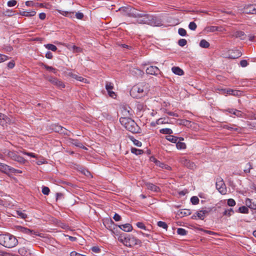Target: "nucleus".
<instances>
[{"label":"nucleus","mask_w":256,"mask_h":256,"mask_svg":"<svg viewBox=\"0 0 256 256\" xmlns=\"http://www.w3.org/2000/svg\"><path fill=\"white\" fill-rule=\"evenodd\" d=\"M138 14L141 16H138L136 18H139L137 20V22L140 24H146L152 26H160L162 25L161 20L152 15H150L145 12H138Z\"/></svg>","instance_id":"nucleus-1"},{"label":"nucleus","mask_w":256,"mask_h":256,"mask_svg":"<svg viewBox=\"0 0 256 256\" xmlns=\"http://www.w3.org/2000/svg\"><path fill=\"white\" fill-rule=\"evenodd\" d=\"M120 122L128 130L134 134L140 133V127L132 118L126 117H122L120 118Z\"/></svg>","instance_id":"nucleus-2"},{"label":"nucleus","mask_w":256,"mask_h":256,"mask_svg":"<svg viewBox=\"0 0 256 256\" xmlns=\"http://www.w3.org/2000/svg\"><path fill=\"white\" fill-rule=\"evenodd\" d=\"M18 243L16 238L10 234H0V244L8 248L16 246Z\"/></svg>","instance_id":"nucleus-3"},{"label":"nucleus","mask_w":256,"mask_h":256,"mask_svg":"<svg viewBox=\"0 0 256 256\" xmlns=\"http://www.w3.org/2000/svg\"><path fill=\"white\" fill-rule=\"evenodd\" d=\"M118 240L128 247L132 248L136 245L141 246L142 242L134 236L130 234H120Z\"/></svg>","instance_id":"nucleus-4"},{"label":"nucleus","mask_w":256,"mask_h":256,"mask_svg":"<svg viewBox=\"0 0 256 256\" xmlns=\"http://www.w3.org/2000/svg\"><path fill=\"white\" fill-rule=\"evenodd\" d=\"M146 94L144 90V86L142 84H136L134 86L130 91V95L134 98H138L144 96Z\"/></svg>","instance_id":"nucleus-5"},{"label":"nucleus","mask_w":256,"mask_h":256,"mask_svg":"<svg viewBox=\"0 0 256 256\" xmlns=\"http://www.w3.org/2000/svg\"><path fill=\"white\" fill-rule=\"evenodd\" d=\"M119 10L122 12L124 15L129 17L136 18L138 16H142L138 14L139 11L138 10L132 6L122 7Z\"/></svg>","instance_id":"nucleus-6"},{"label":"nucleus","mask_w":256,"mask_h":256,"mask_svg":"<svg viewBox=\"0 0 256 256\" xmlns=\"http://www.w3.org/2000/svg\"><path fill=\"white\" fill-rule=\"evenodd\" d=\"M216 189L222 194H226V186L222 178H219L217 179L216 184Z\"/></svg>","instance_id":"nucleus-7"},{"label":"nucleus","mask_w":256,"mask_h":256,"mask_svg":"<svg viewBox=\"0 0 256 256\" xmlns=\"http://www.w3.org/2000/svg\"><path fill=\"white\" fill-rule=\"evenodd\" d=\"M46 79L53 85L62 88L65 87L64 84L60 80L50 76H46Z\"/></svg>","instance_id":"nucleus-8"},{"label":"nucleus","mask_w":256,"mask_h":256,"mask_svg":"<svg viewBox=\"0 0 256 256\" xmlns=\"http://www.w3.org/2000/svg\"><path fill=\"white\" fill-rule=\"evenodd\" d=\"M212 210L211 208H208V209L204 210H200V212H196V216L194 215L192 216V219H196V216H198L200 220H203L206 214H208Z\"/></svg>","instance_id":"nucleus-9"},{"label":"nucleus","mask_w":256,"mask_h":256,"mask_svg":"<svg viewBox=\"0 0 256 256\" xmlns=\"http://www.w3.org/2000/svg\"><path fill=\"white\" fill-rule=\"evenodd\" d=\"M180 163L186 168L193 170L196 168V164L194 162L185 158H182L180 160Z\"/></svg>","instance_id":"nucleus-10"},{"label":"nucleus","mask_w":256,"mask_h":256,"mask_svg":"<svg viewBox=\"0 0 256 256\" xmlns=\"http://www.w3.org/2000/svg\"><path fill=\"white\" fill-rule=\"evenodd\" d=\"M146 73L148 74L158 76L160 73V69L156 66H151L146 69Z\"/></svg>","instance_id":"nucleus-11"},{"label":"nucleus","mask_w":256,"mask_h":256,"mask_svg":"<svg viewBox=\"0 0 256 256\" xmlns=\"http://www.w3.org/2000/svg\"><path fill=\"white\" fill-rule=\"evenodd\" d=\"M241 52L238 50H230L228 51V55L226 58L230 59H236L240 58L242 56Z\"/></svg>","instance_id":"nucleus-12"},{"label":"nucleus","mask_w":256,"mask_h":256,"mask_svg":"<svg viewBox=\"0 0 256 256\" xmlns=\"http://www.w3.org/2000/svg\"><path fill=\"white\" fill-rule=\"evenodd\" d=\"M244 11L248 14H256V4H249L246 6Z\"/></svg>","instance_id":"nucleus-13"},{"label":"nucleus","mask_w":256,"mask_h":256,"mask_svg":"<svg viewBox=\"0 0 256 256\" xmlns=\"http://www.w3.org/2000/svg\"><path fill=\"white\" fill-rule=\"evenodd\" d=\"M145 186H146L148 190H150L152 192H160V188L152 183L148 182H146Z\"/></svg>","instance_id":"nucleus-14"},{"label":"nucleus","mask_w":256,"mask_h":256,"mask_svg":"<svg viewBox=\"0 0 256 256\" xmlns=\"http://www.w3.org/2000/svg\"><path fill=\"white\" fill-rule=\"evenodd\" d=\"M10 122V118L6 115L0 113V125L4 126Z\"/></svg>","instance_id":"nucleus-15"},{"label":"nucleus","mask_w":256,"mask_h":256,"mask_svg":"<svg viewBox=\"0 0 256 256\" xmlns=\"http://www.w3.org/2000/svg\"><path fill=\"white\" fill-rule=\"evenodd\" d=\"M68 74V76H70V77H72L78 80H79L80 82H82L84 83L88 82V80L86 78H84L81 76H79L77 75L76 74H74L72 72H69Z\"/></svg>","instance_id":"nucleus-16"},{"label":"nucleus","mask_w":256,"mask_h":256,"mask_svg":"<svg viewBox=\"0 0 256 256\" xmlns=\"http://www.w3.org/2000/svg\"><path fill=\"white\" fill-rule=\"evenodd\" d=\"M191 214L190 210L188 209H182L176 212V215L180 217H183L187 216H189Z\"/></svg>","instance_id":"nucleus-17"},{"label":"nucleus","mask_w":256,"mask_h":256,"mask_svg":"<svg viewBox=\"0 0 256 256\" xmlns=\"http://www.w3.org/2000/svg\"><path fill=\"white\" fill-rule=\"evenodd\" d=\"M118 226L122 230L126 232H130L132 230V226L130 224H126Z\"/></svg>","instance_id":"nucleus-18"},{"label":"nucleus","mask_w":256,"mask_h":256,"mask_svg":"<svg viewBox=\"0 0 256 256\" xmlns=\"http://www.w3.org/2000/svg\"><path fill=\"white\" fill-rule=\"evenodd\" d=\"M234 36L236 38H240L242 40H246V36L242 31H236L234 32Z\"/></svg>","instance_id":"nucleus-19"},{"label":"nucleus","mask_w":256,"mask_h":256,"mask_svg":"<svg viewBox=\"0 0 256 256\" xmlns=\"http://www.w3.org/2000/svg\"><path fill=\"white\" fill-rule=\"evenodd\" d=\"M4 153L12 160H15L16 158L18 156V154L16 152L10 151L9 150H6Z\"/></svg>","instance_id":"nucleus-20"},{"label":"nucleus","mask_w":256,"mask_h":256,"mask_svg":"<svg viewBox=\"0 0 256 256\" xmlns=\"http://www.w3.org/2000/svg\"><path fill=\"white\" fill-rule=\"evenodd\" d=\"M19 252L24 256H32L30 250L25 247L20 248Z\"/></svg>","instance_id":"nucleus-21"},{"label":"nucleus","mask_w":256,"mask_h":256,"mask_svg":"<svg viewBox=\"0 0 256 256\" xmlns=\"http://www.w3.org/2000/svg\"><path fill=\"white\" fill-rule=\"evenodd\" d=\"M172 70L174 74L178 76H182L184 74L183 70L178 66H173Z\"/></svg>","instance_id":"nucleus-22"},{"label":"nucleus","mask_w":256,"mask_h":256,"mask_svg":"<svg viewBox=\"0 0 256 256\" xmlns=\"http://www.w3.org/2000/svg\"><path fill=\"white\" fill-rule=\"evenodd\" d=\"M17 230L20 232H22L24 234H28V235H30L32 232V231L31 230H30V229H28L27 228H24V227H22L21 226H18Z\"/></svg>","instance_id":"nucleus-23"},{"label":"nucleus","mask_w":256,"mask_h":256,"mask_svg":"<svg viewBox=\"0 0 256 256\" xmlns=\"http://www.w3.org/2000/svg\"><path fill=\"white\" fill-rule=\"evenodd\" d=\"M12 169L9 166L4 164L0 163V170L3 172L7 173L10 172Z\"/></svg>","instance_id":"nucleus-24"},{"label":"nucleus","mask_w":256,"mask_h":256,"mask_svg":"<svg viewBox=\"0 0 256 256\" xmlns=\"http://www.w3.org/2000/svg\"><path fill=\"white\" fill-rule=\"evenodd\" d=\"M224 128L227 129L228 130H234L238 132H239L240 130V128L238 126L234 124L230 125V126L224 125Z\"/></svg>","instance_id":"nucleus-25"},{"label":"nucleus","mask_w":256,"mask_h":256,"mask_svg":"<svg viewBox=\"0 0 256 256\" xmlns=\"http://www.w3.org/2000/svg\"><path fill=\"white\" fill-rule=\"evenodd\" d=\"M52 129L54 130V132L58 133L64 132H62V130H66L65 128H64L63 127L58 124H52Z\"/></svg>","instance_id":"nucleus-26"},{"label":"nucleus","mask_w":256,"mask_h":256,"mask_svg":"<svg viewBox=\"0 0 256 256\" xmlns=\"http://www.w3.org/2000/svg\"><path fill=\"white\" fill-rule=\"evenodd\" d=\"M154 162L157 166H158L162 168H164L168 170L171 168L169 166L166 165L164 164L161 162L159 160H156Z\"/></svg>","instance_id":"nucleus-27"},{"label":"nucleus","mask_w":256,"mask_h":256,"mask_svg":"<svg viewBox=\"0 0 256 256\" xmlns=\"http://www.w3.org/2000/svg\"><path fill=\"white\" fill-rule=\"evenodd\" d=\"M166 138L168 140L173 143H176V142L178 140V137L172 135L167 136H166Z\"/></svg>","instance_id":"nucleus-28"},{"label":"nucleus","mask_w":256,"mask_h":256,"mask_svg":"<svg viewBox=\"0 0 256 256\" xmlns=\"http://www.w3.org/2000/svg\"><path fill=\"white\" fill-rule=\"evenodd\" d=\"M234 115L236 116L238 118H244L245 116L244 113L240 110H238L234 108Z\"/></svg>","instance_id":"nucleus-29"},{"label":"nucleus","mask_w":256,"mask_h":256,"mask_svg":"<svg viewBox=\"0 0 256 256\" xmlns=\"http://www.w3.org/2000/svg\"><path fill=\"white\" fill-rule=\"evenodd\" d=\"M200 46L202 48H208L210 46V44L206 40H202L200 42Z\"/></svg>","instance_id":"nucleus-30"},{"label":"nucleus","mask_w":256,"mask_h":256,"mask_svg":"<svg viewBox=\"0 0 256 256\" xmlns=\"http://www.w3.org/2000/svg\"><path fill=\"white\" fill-rule=\"evenodd\" d=\"M129 138L134 142V144L137 146L140 147L142 144L139 140L135 139L133 136H129Z\"/></svg>","instance_id":"nucleus-31"},{"label":"nucleus","mask_w":256,"mask_h":256,"mask_svg":"<svg viewBox=\"0 0 256 256\" xmlns=\"http://www.w3.org/2000/svg\"><path fill=\"white\" fill-rule=\"evenodd\" d=\"M131 152L132 153L136 155H140L144 153L143 150L138 149L134 148H131Z\"/></svg>","instance_id":"nucleus-32"},{"label":"nucleus","mask_w":256,"mask_h":256,"mask_svg":"<svg viewBox=\"0 0 256 256\" xmlns=\"http://www.w3.org/2000/svg\"><path fill=\"white\" fill-rule=\"evenodd\" d=\"M44 46L48 50H51L52 52H56L58 49L56 46L50 44H46Z\"/></svg>","instance_id":"nucleus-33"},{"label":"nucleus","mask_w":256,"mask_h":256,"mask_svg":"<svg viewBox=\"0 0 256 256\" xmlns=\"http://www.w3.org/2000/svg\"><path fill=\"white\" fill-rule=\"evenodd\" d=\"M72 142V144L74 145H75L76 146H78V147H80V148H82L84 149H85L86 150V148L83 146H82V144L80 142H78V140H73V139H71L70 140Z\"/></svg>","instance_id":"nucleus-34"},{"label":"nucleus","mask_w":256,"mask_h":256,"mask_svg":"<svg viewBox=\"0 0 256 256\" xmlns=\"http://www.w3.org/2000/svg\"><path fill=\"white\" fill-rule=\"evenodd\" d=\"M160 132L163 134H167L170 135L173 133L172 130L168 128H162L160 130Z\"/></svg>","instance_id":"nucleus-35"},{"label":"nucleus","mask_w":256,"mask_h":256,"mask_svg":"<svg viewBox=\"0 0 256 256\" xmlns=\"http://www.w3.org/2000/svg\"><path fill=\"white\" fill-rule=\"evenodd\" d=\"M42 65L44 66L46 70L52 72H54L55 74L57 73L58 70H56V68H55L52 66H48L46 64H42Z\"/></svg>","instance_id":"nucleus-36"},{"label":"nucleus","mask_w":256,"mask_h":256,"mask_svg":"<svg viewBox=\"0 0 256 256\" xmlns=\"http://www.w3.org/2000/svg\"><path fill=\"white\" fill-rule=\"evenodd\" d=\"M176 146L177 148L179 150L185 149L186 148V144L180 141L176 143Z\"/></svg>","instance_id":"nucleus-37"},{"label":"nucleus","mask_w":256,"mask_h":256,"mask_svg":"<svg viewBox=\"0 0 256 256\" xmlns=\"http://www.w3.org/2000/svg\"><path fill=\"white\" fill-rule=\"evenodd\" d=\"M238 212L242 214H248V209L245 206H242L239 208Z\"/></svg>","instance_id":"nucleus-38"},{"label":"nucleus","mask_w":256,"mask_h":256,"mask_svg":"<svg viewBox=\"0 0 256 256\" xmlns=\"http://www.w3.org/2000/svg\"><path fill=\"white\" fill-rule=\"evenodd\" d=\"M199 198L196 196H193L190 198V202L192 204L196 205L198 204Z\"/></svg>","instance_id":"nucleus-39"},{"label":"nucleus","mask_w":256,"mask_h":256,"mask_svg":"<svg viewBox=\"0 0 256 256\" xmlns=\"http://www.w3.org/2000/svg\"><path fill=\"white\" fill-rule=\"evenodd\" d=\"M59 12L62 14V15L68 16V17H72V16L74 14V12H66V11H62V10H60Z\"/></svg>","instance_id":"nucleus-40"},{"label":"nucleus","mask_w":256,"mask_h":256,"mask_svg":"<svg viewBox=\"0 0 256 256\" xmlns=\"http://www.w3.org/2000/svg\"><path fill=\"white\" fill-rule=\"evenodd\" d=\"M186 230L182 228H178L177 230V233L180 236H185L186 234Z\"/></svg>","instance_id":"nucleus-41"},{"label":"nucleus","mask_w":256,"mask_h":256,"mask_svg":"<svg viewBox=\"0 0 256 256\" xmlns=\"http://www.w3.org/2000/svg\"><path fill=\"white\" fill-rule=\"evenodd\" d=\"M158 226L159 227L162 228H163L166 229V230H167V228H168L167 224L165 222H162V221L158 222Z\"/></svg>","instance_id":"nucleus-42"},{"label":"nucleus","mask_w":256,"mask_h":256,"mask_svg":"<svg viewBox=\"0 0 256 256\" xmlns=\"http://www.w3.org/2000/svg\"><path fill=\"white\" fill-rule=\"evenodd\" d=\"M4 14L8 16H10L14 14V12L10 10H7L4 12Z\"/></svg>","instance_id":"nucleus-43"},{"label":"nucleus","mask_w":256,"mask_h":256,"mask_svg":"<svg viewBox=\"0 0 256 256\" xmlns=\"http://www.w3.org/2000/svg\"><path fill=\"white\" fill-rule=\"evenodd\" d=\"M178 34L182 36H184L186 35V31L183 28H180L178 30Z\"/></svg>","instance_id":"nucleus-44"},{"label":"nucleus","mask_w":256,"mask_h":256,"mask_svg":"<svg viewBox=\"0 0 256 256\" xmlns=\"http://www.w3.org/2000/svg\"><path fill=\"white\" fill-rule=\"evenodd\" d=\"M234 210H232V208H230L228 210H225L223 213V214L225 216H230L232 214H234Z\"/></svg>","instance_id":"nucleus-45"},{"label":"nucleus","mask_w":256,"mask_h":256,"mask_svg":"<svg viewBox=\"0 0 256 256\" xmlns=\"http://www.w3.org/2000/svg\"><path fill=\"white\" fill-rule=\"evenodd\" d=\"M188 28L192 30H195L197 28V26L194 22H192L189 24Z\"/></svg>","instance_id":"nucleus-46"},{"label":"nucleus","mask_w":256,"mask_h":256,"mask_svg":"<svg viewBox=\"0 0 256 256\" xmlns=\"http://www.w3.org/2000/svg\"><path fill=\"white\" fill-rule=\"evenodd\" d=\"M42 193L45 195H48L50 193V188L47 186H42Z\"/></svg>","instance_id":"nucleus-47"},{"label":"nucleus","mask_w":256,"mask_h":256,"mask_svg":"<svg viewBox=\"0 0 256 256\" xmlns=\"http://www.w3.org/2000/svg\"><path fill=\"white\" fill-rule=\"evenodd\" d=\"M187 44V41L186 39L182 38L178 41V44L180 46H184Z\"/></svg>","instance_id":"nucleus-48"},{"label":"nucleus","mask_w":256,"mask_h":256,"mask_svg":"<svg viewBox=\"0 0 256 256\" xmlns=\"http://www.w3.org/2000/svg\"><path fill=\"white\" fill-rule=\"evenodd\" d=\"M114 88L113 84L110 82H106V89L107 91L112 90Z\"/></svg>","instance_id":"nucleus-49"},{"label":"nucleus","mask_w":256,"mask_h":256,"mask_svg":"<svg viewBox=\"0 0 256 256\" xmlns=\"http://www.w3.org/2000/svg\"><path fill=\"white\" fill-rule=\"evenodd\" d=\"M46 162V161L44 160V158L42 157H40L39 159L36 160V163L37 164L40 165L43 164H44Z\"/></svg>","instance_id":"nucleus-50"},{"label":"nucleus","mask_w":256,"mask_h":256,"mask_svg":"<svg viewBox=\"0 0 256 256\" xmlns=\"http://www.w3.org/2000/svg\"><path fill=\"white\" fill-rule=\"evenodd\" d=\"M16 214L21 218H24L26 215L21 210H18L16 212Z\"/></svg>","instance_id":"nucleus-51"},{"label":"nucleus","mask_w":256,"mask_h":256,"mask_svg":"<svg viewBox=\"0 0 256 256\" xmlns=\"http://www.w3.org/2000/svg\"><path fill=\"white\" fill-rule=\"evenodd\" d=\"M15 160L16 162H18L20 163H24L25 162L24 158L18 154L17 156V157L16 158V159Z\"/></svg>","instance_id":"nucleus-52"},{"label":"nucleus","mask_w":256,"mask_h":256,"mask_svg":"<svg viewBox=\"0 0 256 256\" xmlns=\"http://www.w3.org/2000/svg\"><path fill=\"white\" fill-rule=\"evenodd\" d=\"M228 204L230 206H233L236 205V202L234 199L230 198L228 200Z\"/></svg>","instance_id":"nucleus-53"},{"label":"nucleus","mask_w":256,"mask_h":256,"mask_svg":"<svg viewBox=\"0 0 256 256\" xmlns=\"http://www.w3.org/2000/svg\"><path fill=\"white\" fill-rule=\"evenodd\" d=\"M136 225L140 228L145 230H146V226H144V224L143 222H138L136 224Z\"/></svg>","instance_id":"nucleus-54"},{"label":"nucleus","mask_w":256,"mask_h":256,"mask_svg":"<svg viewBox=\"0 0 256 256\" xmlns=\"http://www.w3.org/2000/svg\"><path fill=\"white\" fill-rule=\"evenodd\" d=\"M242 92L240 90H232V91L231 95L234 96H239L241 94Z\"/></svg>","instance_id":"nucleus-55"},{"label":"nucleus","mask_w":256,"mask_h":256,"mask_svg":"<svg viewBox=\"0 0 256 256\" xmlns=\"http://www.w3.org/2000/svg\"><path fill=\"white\" fill-rule=\"evenodd\" d=\"M8 56L0 54V62H4L8 60Z\"/></svg>","instance_id":"nucleus-56"},{"label":"nucleus","mask_w":256,"mask_h":256,"mask_svg":"<svg viewBox=\"0 0 256 256\" xmlns=\"http://www.w3.org/2000/svg\"><path fill=\"white\" fill-rule=\"evenodd\" d=\"M16 4V1L15 0H10L8 2V6L10 7L14 6Z\"/></svg>","instance_id":"nucleus-57"},{"label":"nucleus","mask_w":256,"mask_h":256,"mask_svg":"<svg viewBox=\"0 0 256 256\" xmlns=\"http://www.w3.org/2000/svg\"><path fill=\"white\" fill-rule=\"evenodd\" d=\"M91 250L93 252L96 253L100 252V249L99 248V247L96 246H92L91 248Z\"/></svg>","instance_id":"nucleus-58"},{"label":"nucleus","mask_w":256,"mask_h":256,"mask_svg":"<svg viewBox=\"0 0 256 256\" xmlns=\"http://www.w3.org/2000/svg\"><path fill=\"white\" fill-rule=\"evenodd\" d=\"M76 16L78 19L82 20L84 18V16L82 13L78 12L76 14Z\"/></svg>","instance_id":"nucleus-59"},{"label":"nucleus","mask_w":256,"mask_h":256,"mask_svg":"<svg viewBox=\"0 0 256 256\" xmlns=\"http://www.w3.org/2000/svg\"><path fill=\"white\" fill-rule=\"evenodd\" d=\"M240 64L242 67H246L248 65V62L246 60H243L240 62Z\"/></svg>","instance_id":"nucleus-60"},{"label":"nucleus","mask_w":256,"mask_h":256,"mask_svg":"<svg viewBox=\"0 0 256 256\" xmlns=\"http://www.w3.org/2000/svg\"><path fill=\"white\" fill-rule=\"evenodd\" d=\"M113 218L116 222L120 221L121 219V216L118 214L116 213L113 217Z\"/></svg>","instance_id":"nucleus-61"},{"label":"nucleus","mask_w":256,"mask_h":256,"mask_svg":"<svg viewBox=\"0 0 256 256\" xmlns=\"http://www.w3.org/2000/svg\"><path fill=\"white\" fill-rule=\"evenodd\" d=\"M234 108H228L224 110V112H228L229 114H234Z\"/></svg>","instance_id":"nucleus-62"},{"label":"nucleus","mask_w":256,"mask_h":256,"mask_svg":"<svg viewBox=\"0 0 256 256\" xmlns=\"http://www.w3.org/2000/svg\"><path fill=\"white\" fill-rule=\"evenodd\" d=\"M46 57L47 58L52 59V57H53V55H52V53L48 51L46 54Z\"/></svg>","instance_id":"nucleus-63"},{"label":"nucleus","mask_w":256,"mask_h":256,"mask_svg":"<svg viewBox=\"0 0 256 256\" xmlns=\"http://www.w3.org/2000/svg\"><path fill=\"white\" fill-rule=\"evenodd\" d=\"M14 66L15 63L14 60H12L8 64V67L9 68H12Z\"/></svg>","instance_id":"nucleus-64"}]
</instances>
